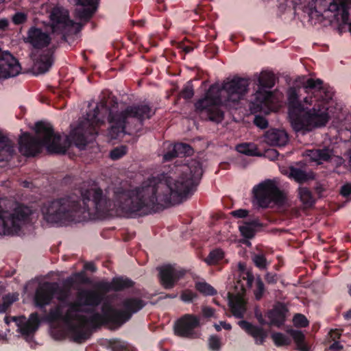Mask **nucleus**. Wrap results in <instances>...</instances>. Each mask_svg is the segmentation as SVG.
<instances>
[{"mask_svg":"<svg viewBox=\"0 0 351 351\" xmlns=\"http://www.w3.org/2000/svg\"><path fill=\"white\" fill-rule=\"evenodd\" d=\"M173 178L169 173L152 177L133 189L116 188L112 201L99 187L80 191L45 202L41 211L49 223L62 226L80 222L93 213L115 211L127 218H136L178 204L188 195V162L175 166Z\"/></svg>","mask_w":351,"mask_h":351,"instance_id":"1","label":"nucleus"},{"mask_svg":"<svg viewBox=\"0 0 351 351\" xmlns=\"http://www.w3.org/2000/svg\"><path fill=\"white\" fill-rule=\"evenodd\" d=\"M103 97L93 111L86 114L84 121L71 130L70 136H65L62 143V136L54 132L50 123L40 121L35 123L36 136L23 132L19 139V151L24 156H34L45 147L48 152L55 154L65 153L71 142L83 149L88 142L98 134V127L105 123L106 119L110 124L108 134L112 139H117L125 134H131L142 127L146 119L155 114V110L147 104L141 103L128 106L121 112H114L118 103L114 99L110 101Z\"/></svg>","mask_w":351,"mask_h":351,"instance_id":"2","label":"nucleus"},{"mask_svg":"<svg viewBox=\"0 0 351 351\" xmlns=\"http://www.w3.org/2000/svg\"><path fill=\"white\" fill-rule=\"evenodd\" d=\"M304 88L306 93L314 96V100L312 97L304 99L306 104H313L311 108L304 106L295 88H290L287 93L289 117L291 126L295 132L303 134L325 126L330 119L328 107L325 102L328 97L323 86V81L309 78L304 83Z\"/></svg>","mask_w":351,"mask_h":351,"instance_id":"3","label":"nucleus"},{"mask_svg":"<svg viewBox=\"0 0 351 351\" xmlns=\"http://www.w3.org/2000/svg\"><path fill=\"white\" fill-rule=\"evenodd\" d=\"M104 300V294L97 290L81 289L76 293L75 300L69 303V309L65 312V318L69 322H77V324L71 326V335L75 342L81 343L90 338V329H96L101 326L106 325L107 312L109 303H104L101 306V313H93L90 317L82 315V313H90L92 311L86 307H90L93 310L97 307Z\"/></svg>","mask_w":351,"mask_h":351,"instance_id":"4","label":"nucleus"},{"mask_svg":"<svg viewBox=\"0 0 351 351\" xmlns=\"http://www.w3.org/2000/svg\"><path fill=\"white\" fill-rule=\"evenodd\" d=\"M249 82L245 78L234 77L224 82L221 87L217 84L210 86L203 98L195 104L199 112H206L210 121L220 122L223 119V112L220 106H234L247 93Z\"/></svg>","mask_w":351,"mask_h":351,"instance_id":"5","label":"nucleus"},{"mask_svg":"<svg viewBox=\"0 0 351 351\" xmlns=\"http://www.w3.org/2000/svg\"><path fill=\"white\" fill-rule=\"evenodd\" d=\"M10 210L3 208V201L0 200V235L18 234L23 226L31 220L33 211L30 207L14 203Z\"/></svg>","mask_w":351,"mask_h":351,"instance_id":"6","label":"nucleus"},{"mask_svg":"<svg viewBox=\"0 0 351 351\" xmlns=\"http://www.w3.org/2000/svg\"><path fill=\"white\" fill-rule=\"evenodd\" d=\"M49 19L51 32L61 35L64 40H66L67 36L77 34L83 28V25L72 20L69 11L60 5H56L51 9Z\"/></svg>","mask_w":351,"mask_h":351,"instance_id":"7","label":"nucleus"},{"mask_svg":"<svg viewBox=\"0 0 351 351\" xmlns=\"http://www.w3.org/2000/svg\"><path fill=\"white\" fill-rule=\"evenodd\" d=\"M253 202L262 208H272L282 204L285 197L282 192L271 180H266L252 189Z\"/></svg>","mask_w":351,"mask_h":351,"instance_id":"8","label":"nucleus"},{"mask_svg":"<svg viewBox=\"0 0 351 351\" xmlns=\"http://www.w3.org/2000/svg\"><path fill=\"white\" fill-rule=\"evenodd\" d=\"M146 302L137 298L125 299L122 302L123 310H117L110 304L105 315L107 317L106 325L117 328L130 319L132 315L141 310Z\"/></svg>","mask_w":351,"mask_h":351,"instance_id":"9","label":"nucleus"},{"mask_svg":"<svg viewBox=\"0 0 351 351\" xmlns=\"http://www.w3.org/2000/svg\"><path fill=\"white\" fill-rule=\"evenodd\" d=\"M314 7L308 8V17L309 19L313 21H320V18L322 17L323 13L327 11L331 12H336L335 16L340 15L341 21L344 24H348L349 22V5L338 4L336 0H313Z\"/></svg>","mask_w":351,"mask_h":351,"instance_id":"10","label":"nucleus"},{"mask_svg":"<svg viewBox=\"0 0 351 351\" xmlns=\"http://www.w3.org/2000/svg\"><path fill=\"white\" fill-rule=\"evenodd\" d=\"M258 88L256 91L254 101L252 102L254 106H256L258 110H261L271 101L272 93L269 90L276 84V77L272 72L263 71L258 77Z\"/></svg>","mask_w":351,"mask_h":351,"instance_id":"11","label":"nucleus"},{"mask_svg":"<svg viewBox=\"0 0 351 351\" xmlns=\"http://www.w3.org/2000/svg\"><path fill=\"white\" fill-rule=\"evenodd\" d=\"M200 326L199 317L193 314H185L178 319L174 326L175 334L181 337L195 339L199 333L195 330Z\"/></svg>","mask_w":351,"mask_h":351,"instance_id":"12","label":"nucleus"},{"mask_svg":"<svg viewBox=\"0 0 351 351\" xmlns=\"http://www.w3.org/2000/svg\"><path fill=\"white\" fill-rule=\"evenodd\" d=\"M58 289V285L56 282H45L39 285L34 296V306L45 313L46 306L51 304Z\"/></svg>","mask_w":351,"mask_h":351,"instance_id":"13","label":"nucleus"},{"mask_svg":"<svg viewBox=\"0 0 351 351\" xmlns=\"http://www.w3.org/2000/svg\"><path fill=\"white\" fill-rule=\"evenodd\" d=\"M25 43L29 44L34 49H42L47 47L51 42L50 34L37 26H32L23 39Z\"/></svg>","mask_w":351,"mask_h":351,"instance_id":"14","label":"nucleus"},{"mask_svg":"<svg viewBox=\"0 0 351 351\" xmlns=\"http://www.w3.org/2000/svg\"><path fill=\"white\" fill-rule=\"evenodd\" d=\"M160 282L165 289H171L183 278L185 271L171 265L160 267L159 269Z\"/></svg>","mask_w":351,"mask_h":351,"instance_id":"15","label":"nucleus"},{"mask_svg":"<svg viewBox=\"0 0 351 351\" xmlns=\"http://www.w3.org/2000/svg\"><path fill=\"white\" fill-rule=\"evenodd\" d=\"M21 66L10 53L0 51V78H8L20 73Z\"/></svg>","mask_w":351,"mask_h":351,"instance_id":"16","label":"nucleus"},{"mask_svg":"<svg viewBox=\"0 0 351 351\" xmlns=\"http://www.w3.org/2000/svg\"><path fill=\"white\" fill-rule=\"evenodd\" d=\"M75 5L82 8L76 9V16L83 23V26L90 21L97 10L98 0H73Z\"/></svg>","mask_w":351,"mask_h":351,"instance_id":"17","label":"nucleus"},{"mask_svg":"<svg viewBox=\"0 0 351 351\" xmlns=\"http://www.w3.org/2000/svg\"><path fill=\"white\" fill-rule=\"evenodd\" d=\"M288 308L284 303L278 302L274 307L268 310L266 317L268 318V326H273L277 328L282 326L287 318Z\"/></svg>","mask_w":351,"mask_h":351,"instance_id":"18","label":"nucleus"},{"mask_svg":"<svg viewBox=\"0 0 351 351\" xmlns=\"http://www.w3.org/2000/svg\"><path fill=\"white\" fill-rule=\"evenodd\" d=\"M53 53L54 47L43 51L33 66V71L36 75L43 74L49 71L54 62Z\"/></svg>","mask_w":351,"mask_h":351,"instance_id":"19","label":"nucleus"},{"mask_svg":"<svg viewBox=\"0 0 351 351\" xmlns=\"http://www.w3.org/2000/svg\"><path fill=\"white\" fill-rule=\"evenodd\" d=\"M265 141L271 145L282 147L288 143V136L285 130L271 128L265 134Z\"/></svg>","mask_w":351,"mask_h":351,"instance_id":"20","label":"nucleus"},{"mask_svg":"<svg viewBox=\"0 0 351 351\" xmlns=\"http://www.w3.org/2000/svg\"><path fill=\"white\" fill-rule=\"evenodd\" d=\"M239 324L247 334L254 338L256 344L262 345L264 343L267 333L263 328L253 325L245 320L240 321Z\"/></svg>","mask_w":351,"mask_h":351,"instance_id":"21","label":"nucleus"},{"mask_svg":"<svg viewBox=\"0 0 351 351\" xmlns=\"http://www.w3.org/2000/svg\"><path fill=\"white\" fill-rule=\"evenodd\" d=\"M193 148L188 144L177 143L174 144L163 156L165 161H170L176 157H184L193 154Z\"/></svg>","mask_w":351,"mask_h":351,"instance_id":"22","label":"nucleus"},{"mask_svg":"<svg viewBox=\"0 0 351 351\" xmlns=\"http://www.w3.org/2000/svg\"><path fill=\"white\" fill-rule=\"evenodd\" d=\"M40 319L36 312L30 314L29 319L24 323L19 322L20 332L24 336L33 335L39 328Z\"/></svg>","mask_w":351,"mask_h":351,"instance_id":"23","label":"nucleus"},{"mask_svg":"<svg viewBox=\"0 0 351 351\" xmlns=\"http://www.w3.org/2000/svg\"><path fill=\"white\" fill-rule=\"evenodd\" d=\"M263 227V223L260 221L258 217H254L247 221H243V225L239 226V229L241 234L245 239H252L256 233V228Z\"/></svg>","mask_w":351,"mask_h":351,"instance_id":"24","label":"nucleus"},{"mask_svg":"<svg viewBox=\"0 0 351 351\" xmlns=\"http://www.w3.org/2000/svg\"><path fill=\"white\" fill-rule=\"evenodd\" d=\"M14 144L6 136L0 132V160L8 161L14 155Z\"/></svg>","mask_w":351,"mask_h":351,"instance_id":"25","label":"nucleus"},{"mask_svg":"<svg viewBox=\"0 0 351 351\" xmlns=\"http://www.w3.org/2000/svg\"><path fill=\"white\" fill-rule=\"evenodd\" d=\"M62 305H57L54 308L50 309L49 313L46 316V319L49 322H56L58 320H64L66 323H67L70 326V331L71 332V326L72 324H77V323H74L75 322H69L66 320L65 318V313H63Z\"/></svg>","mask_w":351,"mask_h":351,"instance_id":"26","label":"nucleus"},{"mask_svg":"<svg viewBox=\"0 0 351 351\" xmlns=\"http://www.w3.org/2000/svg\"><path fill=\"white\" fill-rule=\"evenodd\" d=\"M289 177L300 184H303L313 179V177L305 171L294 167L289 168Z\"/></svg>","mask_w":351,"mask_h":351,"instance_id":"27","label":"nucleus"},{"mask_svg":"<svg viewBox=\"0 0 351 351\" xmlns=\"http://www.w3.org/2000/svg\"><path fill=\"white\" fill-rule=\"evenodd\" d=\"M288 333L292 337L300 351H309L308 346L305 343V337L302 332L294 329L288 330Z\"/></svg>","mask_w":351,"mask_h":351,"instance_id":"28","label":"nucleus"},{"mask_svg":"<svg viewBox=\"0 0 351 351\" xmlns=\"http://www.w3.org/2000/svg\"><path fill=\"white\" fill-rule=\"evenodd\" d=\"M298 195L300 201L306 207L311 208L315 204V199L307 187H299Z\"/></svg>","mask_w":351,"mask_h":351,"instance_id":"29","label":"nucleus"},{"mask_svg":"<svg viewBox=\"0 0 351 351\" xmlns=\"http://www.w3.org/2000/svg\"><path fill=\"white\" fill-rule=\"evenodd\" d=\"M134 282L128 278L117 277L112 279L113 291H120L132 287Z\"/></svg>","mask_w":351,"mask_h":351,"instance_id":"30","label":"nucleus"},{"mask_svg":"<svg viewBox=\"0 0 351 351\" xmlns=\"http://www.w3.org/2000/svg\"><path fill=\"white\" fill-rule=\"evenodd\" d=\"M224 258V252L221 249L217 248L210 252L204 261L208 265H217Z\"/></svg>","mask_w":351,"mask_h":351,"instance_id":"31","label":"nucleus"},{"mask_svg":"<svg viewBox=\"0 0 351 351\" xmlns=\"http://www.w3.org/2000/svg\"><path fill=\"white\" fill-rule=\"evenodd\" d=\"M195 287L197 291L204 295L213 296L217 294V290L206 282H197Z\"/></svg>","mask_w":351,"mask_h":351,"instance_id":"32","label":"nucleus"},{"mask_svg":"<svg viewBox=\"0 0 351 351\" xmlns=\"http://www.w3.org/2000/svg\"><path fill=\"white\" fill-rule=\"evenodd\" d=\"M56 294L58 295L57 299L60 302V305H62V306L63 307H67V309H69V306L68 305V304L73 302L69 301L68 300L70 294L69 290L64 288H60L58 286Z\"/></svg>","mask_w":351,"mask_h":351,"instance_id":"33","label":"nucleus"},{"mask_svg":"<svg viewBox=\"0 0 351 351\" xmlns=\"http://www.w3.org/2000/svg\"><path fill=\"white\" fill-rule=\"evenodd\" d=\"M271 339L278 347L289 346L291 342V339L282 332H274Z\"/></svg>","mask_w":351,"mask_h":351,"instance_id":"34","label":"nucleus"},{"mask_svg":"<svg viewBox=\"0 0 351 351\" xmlns=\"http://www.w3.org/2000/svg\"><path fill=\"white\" fill-rule=\"evenodd\" d=\"M237 149L239 152L245 155H247V156H254L258 155L257 149L252 144H250V143L239 144L237 145Z\"/></svg>","mask_w":351,"mask_h":351,"instance_id":"35","label":"nucleus"},{"mask_svg":"<svg viewBox=\"0 0 351 351\" xmlns=\"http://www.w3.org/2000/svg\"><path fill=\"white\" fill-rule=\"evenodd\" d=\"M252 261L255 266L260 270L267 269L269 265V263L263 254H255L252 256Z\"/></svg>","mask_w":351,"mask_h":351,"instance_id":"36","label":"nucleus"},{"mask_svg":"<svg viewBox=\"0 0 351 351\" xmlns=\"http://www.w3.org/2000/svg\"><path fill=\"white\" fill-rule=\"evenodd\" d=\"M128 152V147L126 145H121L114 147L110 152V157L113 160H117L125 156Z\"/></svg>","mask_w":351,"mask_h":351,"instance_id":"37","label":"nucleus"},{"mask_svg":"<svg viewBox=\"0 0 351 351\" xmlns=\"http://www.w3.org/2000/svg\"><path fill=\"white\" fill-rule=\"evenodd\" d=\"M110 346L112 351H136L135 349L130 347L125 342L118 340L110 341Z\"/></svg>","mask_w":351,"mask_h":351,"instance_id":"38","label":"nucleus"},{"mask_svg":"<svg viewBox=\"0 0 351 351\" xmlns=\"http://www.w3.org/2000/svg\"><path fill=\"white\" fill-rule=\"evenodd\" d=\"M230 307L232 312L237 318H242L245 311V308L241 301H237L234 303H230Z\"/></svg>","mask_w":351,"mask_h":351,"instance_id":"39","label":"nucleus"},{"mask_svg":"<svg viewBox=\"0 0 351 351\" xmlns=\"http://www.w3.org/2000/svg\"><path fill=\"white\" fill-rule=\"evenodd\" d=\"M265 285L261 278L260 276H258L256 278V288L254 291V296L256 300H260L265 293Z\"/></svg>","mask_w":351,"mask_h":351,"instance_id":"40","label":"nucleus"},{"mask_svg":"<svg viewBox=\"0 0 351 351\" xmlns=\"http://www.w3.org/2000/svg\"><path fill=\"white\" fill-rule=\"evenodd\" d=\"M198 298L197 293L190 289H185L180 294V299L186 303L193 302L194 300Z\"/></svg>","mask_w":351,"mask_h":351,"instance_id":"41","label":"nucleus"},{"mask_svg":"<svg viewBox=\"0 0 351 351\" xmlns=\"http://www.w3.org/2000/svg\"><path fill=\"white\" fill-rule=\"evenodd\" d=\"M293 322L294 326L298 328H304L308 325V321L306 317L300 313L294 315Z\"/></svg>","mask_w":351,"mask_h":351,"instance_id":"42","label":"nucleus"},{"mask_svg":"<svg viewBox=\"0 0 351 351\" xmlns=\"http://www.w3.org/2000/svg\"><path fill=\"white\" fill-rule=\"evenodd\" d=\"M180 95L185 99H190L193 97L194 90L192 82L191 81L186 83V84L181 91Z\"/></svg>","mask_w":351,"mask_h":351,"instance_id":"43","label":"nucleus"},{"mask_svg":"<svg viewBox=\"0 0 351 351\" xmlns=\"http://www.w3.org/2000/svg\"><path fill=\"white\" fill-rule=\"evenodd\" d=\"M27 20V15L21 12H16L12 17V21L14 25H22Z\"/></svg>","mask_w":351,"mask_h":351,"instance_id":"44","label":"nucleus"},{"mask_svg":"<svg viewBox=\"0 0 351 351\" xmlns=\"http://www.w3.org/2000/svg\"><path fill=\"white\" fill-rule=\"evenodd\" d=\"M209 346L212 350L219 351L221 348L220 339L215 335L210 336L208 339Z\"/></svg>","mask_w":351,"mask_h":351,"instance_id":"45","label":"nucleus"},{"mask_svg":"<svg viewBox=\"0 0 351 351\" xmlns=\"http://www.w3.org/2000/svg\"><path fill=\"white\" fill-rule=\"evenodd\" d=\"M98 291L104 294V297L105 295L110 292V291H113L114 286L112 285V280L111 282H100L98 284Z\"/></svg>","mask_w":351,"mask_h":351,"instance_id":"46","label":"nucleus"},{"mask_svg":"<svg viewBox=\"0 0 351 351\" xmlns=\"http://www.w3.org/2000/svg\"><path fill=\"white\" fill-rule=\"evenodd\" d=\"M254 124L261 129H265L268 126V121L263 116L257 115L254 120Z\"/></svg>","mask_w":351,"mask_h":351,"instance_id":"47","label":"nucleus"},{"mask_svg":"<svg viewBox=\"0 0 351 351\" xmlns=\"http://www.w3.org/2000/svg\"><path fill=\"white\" fill-rule=\"evenodd\" d=\"M332 157L331 151L328 148L320 149L319 162L321 161H329Z\"/></svg>","mask_w":351,"mask_h":351,"instance_id":"48","label":"nucleus"},{"mask_svg":"<svg viewBox=\"0 0 351 351\" xmlns=\"http://www.w3.org/2000/svg\"><path fill=\"white\" fill-rule=\"evenodd\" d=\"M340 193L343 197L351 199V184L348 183L343 185L341 188Z\"/></svg>","mask_w":351,"mask_h":351,"instance_id":"49","label":"nucleus"},{"mask_svg":"<svg viewBox=\"0 0 351 351\" xmlns=\"http://www.w3.org/2000/svg\"><path fill=\"white\" fill-rule=\"evenodd\" d=\"M249 211L246 209H237L232 211L231 215L235 218H245L248 216Z\"/></svg>","mask_w":351,"mask_h":351,"instance_id":"50","label":"nucleus"},{"mask_svg":"<svg viewBox=\"0 0 351 351\" xmlns=\"http://www.w3.org/2000/svg\"><path fill=\"white\" fill-rule=\"evenodd\" d=\"M265 279L269 284H276L278 281V275L276 273L267 272L265 274Z\"/></svg>","mask_w":351,"mask_h":351,"instance_id":"51","label":"nucleus"},{"mask_svg":"<svg viewBox=\"0 0 351 351\" xmlns=\"http://www.w3.org/2000/svg\"><path fill=\"white\" fill-rule=\"evenodd\" d=\"M328 335L332 341H339L341 338V333L339 329H331L328 332Z\"/></svg>","mask_w":351,"mask_h":351,"instance_id":"52","label":"nucleus"},{"mask_svg":"<svg viewBox=\"0 0 351 351\" xmlns=\"http://www.w3.org/2000/svg\"><path fill=\"white\" fill-rule=\"evenodd\" d=\"M202 313L204 317L210 318L214 315L215 310L209 306H203Z\"/></svg>","mask_w":351,"mask_h":351,"instance_id":"53","label":"nucleus"},{"mask_svg":"<svg viewBox=\"0 0 351 351\" xmlns=\"http://www.w3.org/2000/svg\"><path fill=\"white\" fill-rule=\"evenodd\" d=\"M343 349V346L339 341H333L328 347V350L331 351H341Z\"/></svg>","mask_w":351,"mask_h":351,"instance_id":"54","label":"nucleus"},{"mask_svg":"<svg viewBox=\"0 0 351 351\" xmlns=\"http://www.w3.org/2000/svg\"><path fill=\"white\" fill-rule=\"evenodd\" d=\"M12 302V300H8L7 298H4L3 303H0V313H5Z\"/></svg>","mask_w":351,"mask_h":351,"instance_id":"55","label":"nucleus"},{"mask_svg":"<svg viewBox=\"0 0 351 351\" xmlns=\"http://www.w3.org/2000/svg\"><path fill=\"white\" fill-rule=\"evenodd\" d=\"M319 154H320V149H315L311 152L309 154L311 159L313 161L319 162Z\"/></svg>","mask_w":351,"mask_h":351,"instance_id":"56","label":"nucleus"},{"mask_svg":"<svg viewBox=\"0 0 351 351\" xmlns=\"http://www.w3.org/2000/svg\"><path fill=\"white\" fill-rule=\"evenodd\" d=\"M255 317L261 325H268V322H266L265 320V319L263 318V314L261 311H255Z\"/></svg>","mask_w":351,"mask_h":351,"instance_id":"57","label":"nucleus"},{"mask_svg":"<svg viewBox=\"0 0 351 351\" xmlns=\"http://www.w3.org/2000/svg\"><path fill=\"white\" fill-rule=\"evenodd\" d=\"M9 21L7 19H0V30L5 31L8 29Z\"/></svg>","mask_w":351,"mask_h":351,"instance_id":"58","label":"nucleus"},{"mask_svg":"<svg viewBox=\"0 0 351 351\" xmlns=\"http://www.w3.org/2000/svg\"><path fill=\"white\" fill-rule=\"evenodd\" d=\"M75 282V280L74 279V278L68 277L67 278L65 279V280L64 282V285L65 287H68V289L69 290V289L73 286Z\"/></svg>","mask_w":351,"mask_h":351,"instance_id":"59","label":"nucleus"},{"mask_svg":"<svg viewBox=\"0 0 351 351\" xmlns=\"http://www.w3.org/2000/svg\"><path fill=\"white\" fill-rule=\"evenodd\" d=\"M247 284L249 287H251L254 280V276L252 271H247L246 273Z\"/></svg>","mask_w":351,"mask_h":351,"instance_id":"60","label":"nucleus"},{"mask_svg":"<svg viewBox=\"0 0 351 351\" xmlns=\"http://www.w3.org/2000/svg\"><path fill=\"white\" fill-rule=\"evenodd\" d=\"M156 8L160 12L165 11L167 7L164 3V0H156Z\"/></svg>","mask_w":351,"mask_h":351,"instance_id":"61","label":"nucleus"},{"mask_svg":"<svg viewBox=\"0 0 351 351\" xmlns=\"http://www.w3.org/2000/svg\"><path fill=\"white\" fill-rule=\"evenodd\" d=\"M84 269L87 271H90L92 272H95L97 270V268L93 263L88 262L84 264Z\"/></svg>","mask_w":351,"mask_h":351,"instance_id":"62","label":"nucleus"},{"mask_svg":"<svg viewBox=\"0 0 351 351\" xmlns=\"http://www.w3.org/2000/svg\"><path fill=\"white\" fill-rule=\"evenodd\" d=\"M314 190L315 191L316 193H317V195H319V197H320L322 193L324 191V189L323 187L320 185V184H318L317 185L315 188H314Z\"/></svg>","mask_w":351,"mask_h":351,"instance_id":"63","label":"nucleus"},{"mask_svg":"<svg viewBox=\"0 0 351 351\" xmlns=\"http://www.w3.org/2000/svg\"><path fill=\"white\" fill-rule=\"evenodd\" d=\"M343 317L346 320H350L351 319V308L349 309L348 311L344 313Z\"/></svg>","mask_w":351,"mask_h":351,"instance_id":"64","label":"nucleus"}]
</instances>
